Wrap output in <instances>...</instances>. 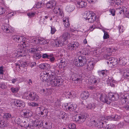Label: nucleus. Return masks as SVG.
Listing matches in <instances>:
<instances>
[{
  "label": "nucleus",
  "mask_w": 129,
  "mask_h": 129,
  "mask_svg": "<svg viewBox=\"0 0 129 129\" xmlns=\"http://www.w3.org/2000/svg\"><path fill=\"white\" fill-rule=\"evenodd\" d=\"M100 100L108 104H110L112 101L116 100L119 98L118 94L112 92H110L109 93L108 96L105 94H100Z\"/></svg>",
  "instance_id": "nucleus-1"
},
{
  "label": "nucleus",
  "mask_w": 129,
  "mask_h": 129,
  "mask_svg": "<svg viewBox=\"0 0 129 129\" xmlns=\"http://www.w3.org/2000/svg\"><path fill=\"white\" fill-rule=\"evenodd\" d=\"M69 36V35L68 33H64L61 36L59 39L55 42L54 43V45L56 47H59L63 46L64 42L68 39Z\"/></svg>",
  "instance_id": "nucleus-2"
},
{
  "label": "nucleus",
  "mask_w": 129,
  "mask_h": 129,
  "mask_svg": "<svg viewBox=\"0 0 129 129\" xmlns=\"http://www.w3.org/2000/svg\"><path fill=\"white\" fill-rule=\"evenodd\" d=\"M52 73L51 71H49L46 72L43 71L40 74V79L43 82H50L52 77Z\"/></svg>",
  "instance_id": "nucleus-3"
},
{
  "label": "nucleus",
  "mask_w": 129,
  "mask_h": 129,
  "mask_svg": "<svg viewBox=\"0 0 129 129\" xmlns=\"http://www.w3.org/2000/svg\"><path fill=\"white\" fill-rule=\"evenodd\" d=\"M52 77L51 78L50 83L53 86H61L63 84L62 79H59L55 73H52Z\"/></svg>",
  "instance_id": "nucleus-4"
},
{
  "label": "nucleus",
  "mask_w": 129,
  "mask_h": 129,
  "mask_svg": "<svg viewBox=\"0 0 129 129\" xmlns=\"http://www.w3.org/2000/svg\"><path fill=\"white\" fill-rule=\"evenodd\" d=\"M11 104L12 107L15 108H17L18 107L22 108L25 106V103L20 100H12Z\"/></svg>",
  "instance_id": "nucleus-5"
},
{
  "label": "nucleus",
  "mask_w": 129,
  "mask_h": 129,
  "mask_svg": "<svg viewBox=\"0 0 129 129\" xmlns=\"http://www.w3.org/2000/svg\"><path fill=\"white\" fill-rule=\"evenodd\" d=\"M84 17L88 22L92 23L96 19V16L94 13H90L89 12H86L84 15Z\"/></svg>",
  "instance_id": "nucleus-6"
},
{
  "label": "nucleus",
  "mask_w": 129,
  "mask_h": 129,
  "mask_svg": "<svg viewBox=\"0 0 129 129\" xmlns=\"http://www.w3.org/2000/svg\"><path fill=\"white\" fill-rule=\"evenodd\" d=\"M25 93L24 96H25V98L26 99L32 101H36L39 99V96L35 92H30L28 95L29 96L26 95L27 93Z\"/></svg>",
  "instance_id": "nucleus-7"
},
{
  "label": "nucleus",
  "mask_w": 129,
  "mask_h": 129,
  "mask_svg": "<svg viewBox=\"0 0 129 129\" xmlns=\"http://www.w3.org/2000/svg\"><path fill=\"white\" fill-rule=\"evenodd\" d=\"M106 59L107 60V63L108 64H110L111 66H116L118 63V61L116 58L114 57H110L108 55H106Z\"/></svg>",
  "instance_id": "nucleus-8"
},
{
  "label": "nucleus",
  "mask_w": 129,
  "mask_h": 129,
  "mask_svg": "<svg viewBox=\"0 0 129 129\" xmlns=\"http://www.w3.org/2000/svg\"><path fill=\"white\" fill-rule=\"evenodd\" d=\"M86 118V116L84 115H79L74 116L73 118V121L81 123L84 122Z\"/></svg>",
  "instance_id": "nucleus-9"
},
{
  "label": "nucleus",
  "mask_w": 129,
  "mask_h": 129,
  "mask_svg": "<svg viewBox=\"0 0 129 129\" xmlns=\"http://www.w3.org/2000/svg\"><path fill=\"white\" fill-rule=\"evenodd\" d=\"M29 119H27L22 121L21 124H20L21 127H24L26 129H33V125L30 124Z\"/></svg>",
  "instance_id": "nucleus-10"
},
{
  "label": "nucleus",
  "mask_w": 129,
  "mask_h": 129,
  "mask_svg": "<svg viewBox=\"0 0 129 129\" xmlns=\"http://www.w3.org/2000/svg\"><path fill=\"white\" fill-rule=\"evenodd\" d=\"M41 110L40 112H38L37 111L36 113L37 114L39 115L42 117H46L48 115V110L47 109H44L43 110H41L40 107H38L37 108V110Z\"/></svg>",
  "instance_id": "nucleus-11"
},
{
  "label": "nucleus",
  "mask_w": 129,
  "mask_h": 129,
  "mask_svg": "<svg viewBox=\"0 0 129 129\" xmlns=\"http://www.w3.org/2000/svg\"><path fill=\"white\" fill-rule=\"evenodd\" d=\"M121 102L122 104L128 103L129 101V95L128 93L122 95L121 97Z\"/></svg>",
  "instance_id": "nucleus-12"
},
{
  "label": "nucleus",
  "mask_w": 129,
  "mask_h": 129,
  "mask_svg": "<svg viewBox=\"0 0 129 129\" xmlns=\"http://www.w3.org/2000/svg\"><path fill=\"white\" fill-rule=\"evenodd\" d=\"M2 28L4 31L8 33H11L13 32V28L11 26L6 24H4L2 26Z\"/></svg>",
  "instance_id": "nucleus-13"
},
{
  "label": "nucleus",
  "mask_w": 129,
  "mask_h": 129,
  "mask_svg": "<svg viewBox=\"0 0 129 129\" xmlns=\"http://www.w3.org/2000/svg\"><path fill=\"white\" fill-rule=\"evenodd\" d=\"M12 39L16 42L20 43L25 41V38L24 37L14 35L12 36Z\"/></svg>",
  "instance_id": "nucleus-14"
},
{
  "label": "nucleus",
  "mask_w": 129,
  "mask_h": 129,
  "mask_svg": "<svg viewBox=\"0 0 129 129\" xmlns=\"http://www.w3.org/2000/svg\"><path fill=\"white\" fill-rule=\"evenodd\" d=\"M66 108V110H69L70 111H73L75 110L77 107V105L76 104H72L69 105L68 104L63 105Z\"/></svg>",
  "instance_id": "nucleus-15"
},
{
  "label": "nucleus",
  "mask_w": 129,
  "mask_h": 129,
  "mask_svg": "<svg viewBox=\"0 0 129 129\" xmlns=\"http://www.w3.org/2000/svg\"><path fill=\"white\" fill-rule=\"evenodd\" d=\"M75 3L76 6L78 8H85L87 5L86 3L84 1H80L79 0H77Z\"/></svg>",
  "instance_id": "nucleus-16"
},
{
  "label": "nucleus",
  "mask_w": 129,
  "mask_h": 129,
  "mask_svg": "<svg viewBox=\"0 0 129 129\" xmlns=\"http://www.w3.org/2000/svg\"><path fill=\"white\" fill-rule=\"evenodd\" d=\"M58 61L59 62L57 63V64L59 68H64L66 66V60L64 58H61L58 60Z\"/></svg>",
  "instance_id": "nucleus-17"
},
{
  "label": "nucleus",
  "mask_w": 129,
  "mask_h": 129,
  "mask_svg": "<svg viewBox=\"0 0 129 129\" xmlns=\"http://www.w3.org/2000/svg\"><path fill=\"white\" fill-rule=\"evenodd\" d=\"M19 63L18 64H16V67L17 68H19L20 70H22L23 71H26V69L25 67L26 65H27V62H21Z\"/></svg>",
  "instance_id": "nucleus-18"
},
{
  "label": "nucleus",
  "mask_w": 129,
  "mask_h": 129,
  "mask_svg": "<svg viewBox=\"0 0 129 129\" xmlns=\"http://www.w3.org/2000/svg\"><path fill=\"white\" fill-rule=\"evenodd\" d=\"M79 46V44L76 42L69 43L68 45V49L71 50H75Z\"/></svg>",
  "instance_id": "nucleus-19"
},
{
  "label": "nucleus",
  "mask_w": 129,
  "mask_h": 129,
  "mask_svg": "<svg viewBox=\"0 0 129 129\" xmlns=\"http://www.w3.org/2000/svg\"><path fill=\"white\" fill-rule=\"evenodd\" d=\"M107 117H103L101 118L100 121L99 122V125H98V127H100V128H105V124H104L103 121L104 122H106V120H108L107 118Z\"/></svg>",
  "instance_id": "nucleus-20"
},
{
  "label": "nucleus",
  "mask_w": 129,
  "mask_h": 129,
  "mask_svg": "<svg viewBox=\"0 0 129 129\" xmlns=\"http://www.w3.org/2000/svg\"><path fill=\"white\" fill-rule=\"evenodd\" d=\"M52 105H53V107H54L55 110L57 109L60 107L61 106V102L59 99H55L53 101Z\"/></svg>",
  "instance_id": "nucleus-21"
},
{
  "label": "nucleus",
  "mask_w": 129,
  "mask_h": 129,
  "mask_svg": "<svg viewBox=\"0 0 129 129\" xmlns=\"http://www.w3.org/2000/svg\"><path fill=\"white\" fill-rule=\"evenodd\" d=\"M20 113L22 117L25 118H28L31 115L30 112L29 110L22 111Z\"/></svg>",
  "instance_id": "nucleus-22"
},
{
  "label": "nucleus",
  "mask_w": 129,
  "mask_h": 129,
  "mask_svg": "<svg viewBox=\"0 0 129 129\" xmlns=\"http://www.w3.org/2000/svg\"><path fill=\"white\" fill-rule=\"evenodd\" d=\"M120 116H118L117 115H112L111 116H110L107 117V119L108 120H118L120 118Z\"/></svg>",
  "instance_id": "nucleus-23"
},
{
  "label": "nucleus",
  "mask_w": 129,
  "mask_h": 129,
  "mask_svg": "<svg viewBox=\"0 0 129 129\" xmlns=\"http://www.w3.org/2000/svg\"><path fill=\"white\" fill-rule=\"evenodd\" d=\"M79 59L80 64V67L84 66L86 63L87 60L86 58L84 56H79Z\"/></svg>",
  "instance_id": "nucleus-24"
},
{
  "label": "nucleus",
  "mask_w": 129,
  "mask_h": 129,
  "mask_svg": "<svg viewBox=\"0 0 129 129\" xmlns=\"http://www.w3.org/2000/svg\"><path fill=\"white\" fill-rule=\"evenodd\" d=\"M53 11L54 13L57 14H58V15L61 16H62L63 15L62 11L59 8L55 7Z\"/></svg>",
  "instance_id": "nucleus-25"
},
{
  "label": "nucleus",
  "mask_w": 129,
  "mask_h": 129,
  "mask_svg": "<svg viewBox=\"0 0 129 129\" xmlns=\"http://www.w3.org/2000/svg\"><path fill=\"white\" fill-rule=\"evenodd\" d=\"M50 89L46 88L41 90L40 91V93L41 94L43 95H48L51 94L50 93Z\"/></svg>",
  "instance_id": "nucleus-26"
},
{
  "label": "nucleus",
  "mask_w": 129,
  "mask_h": 129,
  "mask_svg": "<svg viewBox=\"0 0 129 129\" xmlns=\"http://www.w3.org/2000/svg\"><path fill=\"white\" fill-rule=\"evenodd\" d=\"M89 94L87 91H84L82 92L80 95L81 98L82 100H86L89 96Z\"/></svg>",
  "instance_id": "nucleus-27"
},
{
  "label": "nucleus",
  "mask_w": 129,
  "mask_h": 129,
  "mask_svg": "<svg viewBox=\"0 0 129 129\" xmlns=\"http://www.w3.org/2000/svg\"><path fill=\"white\" fill-rule=\"evenodd\" d=\"M56 4V2L54 1H52L48 2L46 4V6L48 8L52 9L55 6Z\"/></svg>",
  "instance_id": "nucleus-28"
},
{
  "label": "nucleus",
  "mask_w": 129,
  "mask_h": 129,
  "mask_svg": "<svg viewBox=\"0 0 129 129\" xmlns=\"http://www.w3.org/2000/svg\"><path fill=\"white\" fill-rule=\"evenodd\" d=\"M94 64L93 62L90 61L87 64L86 69L87 71H91L93 70Z\"/></svg>",
  "instance_id": "nucleus-29"
},
{
  "label": "nucleus",
  "mask_w": 129,
  "mask_h": 129,
  "mask_svg": "<svg viewBox=\"0 0 129 129\" xmlns=\"http://www.w3.org/2000/svg\"><path fill=\"white\" fill-rule=\"evenodd\" d=\"M69 19L67 17L64 18L63 19V24L66 28H68L70 25V24L69 22Z\"/></svg>",
  "instance_id": "nucleus-30"
},
{
  "label": "nucleus",
  "mask_w": 129,
  "mask_h": 129,
  "mask_svg": "<svg viewBox=\"0 0 129 129\" xmlns=\"http://www.w3.org/2000/svg\"><path fill=\"white\" fill-rule=\"evenodd\" d=\"M127 60L124 57L120 58L119 61V63L120 65H124L127 62Z\"/></svg>",
  "instance_id": "nucleus-31"
},
{
  "label": "nucleus",
  "mask_w": 129,
  "mask_h": 129,
  "mask_svg": "<svg viewBox=\"0 0 129 129\" xmlns=\"http://www.w3.org/2000/svg\"><path fill=\"white\" fill-rule=\"evenodd\" d=\"M90 82L92 84V85H96L99 82V80L97 78H94L91 79H90Z\"/></svg>",
  "instance_id": "nucleus-32"
},
{
  "label": "nucleus",
  "mask_w": 129,
  "mask_h": 129,
  "mask_svg": "<svg viewBox=\"0 0 129 129\" xmlns=\"http://www.w3.org/2000/svg\"><path fill=\"white\" fill-rule=\"evenodd\" d=\"M39 67L41 69H48L50 68V65L48 63H43L40 65Z\"/></svg>",
  "instance_id": "nucleus-33"
},
{
  "label": "nucleus",
  "mask_w": 129,
  "mask_h": 129,
  "mask_svg": "<svg viewBox=\"0 0 129 129\" xmlns=\"http://www.w3.org/2000/svg\"><path fill=\"white\" fill-rule=\"evenodd\" d=\"M75 7L72 5H69L67 6L66 8V10L69 12L72 11L75 9Z\"/></svg>",
  "instance_id": "nucleus-34"
},
{
  "label": "nucleus",
  "mask_w": 129,
  "mask_h": 129,
  "mask_svg": "<svg viewBox=\"0 0 129 129\" xmlns=\"http://www.w3.org/2000/svg\"><path fill=\"white\" fill-rule=\"evenodd\" d=\"M38 50V48L37 47L36 48H30L28 49V53H34L35 52Z\"/></svg>",
  "instance_id": "nucleus-35"
},
{
  "label": "nucleus",
  "mask_w": 129,
  "mask_h": 129,
  "mask_svg": "<svg viewBox=\"0 0 129 129\" xmlns=\"http://www.w3.org/2000/svg\"><path fill=\"white\" fill-rule=\"evenodd\" d=\"M20 89L19 87H12L11 88V91L13 93H17Z\"/></svg>",
  "instance_id": "nucleus-36"
},
{
  "label": "nucleus",
  "mask_w": 129,
  "mask_h": 129,
  "mask_svg": "<svg viewBox=\"0 0 129 129\" xmlns=\"http://www.w3.org/2000/svg\"><path fill=\"white\" fill-rule=\"evenodd\" d=\"M96 107L95 104L94 103H90L88 104L87 107L88 109L93 110Z\"/></svg>",
  "instance_id": "nucleus-37"
},
{
  "label": "nucleus",
  "mask_w": 129,
  "mask_h": 129,
  "mask_svg": "<svg viewBox=\"0 0 129 129\" xmlns=\"http://www.w3.org/2000/svg\"><path fill=\"white\" fill-rule=\"evenodd\" d=\"M98 124V122L96 121L95 120H90L89 121V125L90 126L94 125L95 126H97Z\"/></svg>",
  "instance_id": "nucleus-38"
},
{
  "label": "nucleus",
  "mask_w": 129,
  "mask_h": 129,
  "mask_svg": "<svg viewBox=\"0 0 129 129\" xmlns=\"http://www.w3.org/2000/svg\"><path fill=\"white\" fill-rule=\"evenodd\" d=\"M11 114L9 113L4 114L3 116L4 118L7 120L11 118Z\"/></svg>",
  "instance_id": "nucleus-39"
},
{
  "label": "nucleus",
  "mask_w": 129,
  "mask_h": 129,
  "mask_svg": "<svg viewBox=\"0 0 129 129\" xmlns=\"http://www.w3.org/2000/svg\"><path fill=\"white\" fill-rule=\"evenodd\" d=\"M123 76L124 78H129V70H125L123 73Z\"/></svg>",
  "instance_id": "nucleus-40"
},
{
  "label": "nucleus",
  "mask_w": 129,
  "mask_h": 129,
  "mask_svg": "<svg viewBox=\"0 0 129 129\" xmlns=\"http://www.w3.org/2000/svg\"><path fill=\"white\" fill-rule=\"evenodd\" d=\"M115 125L113 124H108L105 127V129H115Z\"/></svg>",
  "instance_id": "nucleus-41"
},
{
  "label": "nucleus",
  "mask_w": 129,
  "mask_h": 129,
  "mask_svg": "<svg viewBox=\"0 0 129 129\" xmlns=\"http://www.w3.org/2000/svg\"><path fill=\"white\" fill-rule=\"evenodd\" d=\"M33 123H34L32 125H33V127L34 126H37L39 125L40 123V121H39L38 120H35L33 121H32Z\"/></svg>",
  "instance_id": "nucleus-42"
},
{
  "label": "nucleus",
  "mask_w": 129,
  "mask_h": 129,
  "mask_svg": "<svg viewBox=\"0 0 129 129\" xmlns=\"http://www.w3.org/2000/svg\"><path fill=\"white\" fill-rule=\"evenodd\" d=\"M119 70V72L123 74V73L125 71V68L123 67L122 66H120L118 68Z\"/></svg>",
  "instance_id": "nucleus-43"
},
{
  "label": "nucleus",
  "mask_w": 129,
  "mask_h": 129,
  "mask_svg": "<svg viewBox=\"0 0 129 129\" xmlns=\"http://www.w3.org/2000/svg\"><path fill=\"white\" fill-rule=\"evenodd\" d=\"M79 60V57L78 58L76 59L74 61V64L77 67H80V63Z\"/></svg>",
  "instance_id": "nucleus-44"
},
{
  "label": "nucleus",
  "mask_w": 129,
  "mask_h": 129,
  "mask_svg": "<svg viewBox=\"0 0 129 129\" xmlns=\"http://www.w3.org/2000/svg\"><path fill=\"white\" fill-rule=\"evenodd\" d=\"M48 59H49L50 61L52 62H54L55 58L52 54H49V56L48 57Z\"/></svg>",
  "instance_id": "nucleus-45"
},
{
  "label": "nucleus",
  "mask_w": 129,
  "mask_h": 129,
  "mask_svg": "<svg viewBox=\"0 0 129 129\" xmlns=\"http://www.w3.org/2000/svg\"><path fill=\"white\" fill-rule=\"evenodd\" d=\"M28 105L30 106H32L34 107H37L39 105V104L38 103L33 102H29L28 103Z\"/></svg>",
  "instance_id": "nucleus-46"
},
{
  "label": "nucleus",
  "mask_w": 129,
  "mask_h": 129,
  "mask_svg": "<svg viewBox=\"0 0 129 129\" xmlns=\"http://www.w3.org/2000/svg\"><path fill=\"white\" fill-rule=\"evenodd\" d=\"M46 20L44 17H41L40 21V24H46Z\"/></svg>",
  "instance_id": "nucleus-47"
},
{
  "label": "nucleus",
  "mask_w": 129,
  "mask_h": 129,
  "mask_svg": "<svg viewBox=\"0 0 129 129\" xmlns=\"http://www.w3.org/2000/svg\"><path fill=\"white\" fill-rule=\"evenodd\" d=\"M25 47H26V46H25L24 42L23 43V44H20L18 45V47L20 49V50H23L22 49L24 48Z\"/></svg>",
  "instance_id": "nucleus-48"
},
{
  "label": "nucleus",
  "mask_w": 129,
  "mask_h": 129,
  "mask_svg": "<svg viewBox=\"0 0 129 129\" xmlns=\"http://www.w3.org/2000/svg\"><path fill=\"white\" fill-rule=\"evenodd\" d=\"M23 51V50H20L18 51H17V53L18 54V55H19L18 56V57H24V56H25V54H23L22 53V51Z\"/></svg>",
  "instance_id": "nucleus-49"
},
{
  "label": "nucleus",
  "mask_w": 129,
  "mask_h": 129,
  "mask_svg": "<svg viewBox=\"0 0 129 129\" xmlns=\"http://www.w3.org/2000/svg\"><path fill=\"white\" fill-rule=\"evenodd\" d=\"M66 117L65 113L63 111L61 112L60 113V115H59L60 118L63 119Z\"/></svg>",
  "instance_id": "nucleus-50"
},
{
  "label": "nucleus",
  "mask_w": 129,
  "mask_h": 129,
  "mask_svg": "<svg viewBox=\"0 0 129 129\" xmlns=\"http://www.w3.org/2000/svg\"><path fill=\"white\" fill-rule=\"evenodd\" d=\"M68 127L70 129H76V125L74 123H70L69 124Z\"/></svg>",
  "instance_id": "nucleus-51"
},
{
  "label": "nucleus",
  "mask_w": 129,
  "mask_h": 129,
  "mask_svg": "<svg viewBox=\"0 0 129 129\" xmlns=\"http://www.w3.org/2000/svg\"><path fill=\"white\" fill-rule=\"evenodd\" d=\"M120 10L121 11L119 12L120 14H121L122 13H124L125 12H126V11L127 10L124 7H122V8H120Z\"/></svg>",
  "instance_id": "nucleus-52"
},
{
  "label": "nucleus",
  "mask_w": 129,
  "mask_h": 129,
  "mask_svg": "<svg viewBox=\"0 0 129 129\" xmlns=\"http://www.w3.org/2000/svg\"><path fill=\"white\" fill-rule=\"evenodd\" d=\"M14 121L16 123L19 125L20 124V123L21 124L22 123V122L21 121V120L20 118L18 117H16V118Z\"/></svg>",
  "instance_id": "nucleus-53"
},
{
  "label": "nucleus",
  "mask_w": 129,
  "mask_h": 129,
  "mask_svg": "<svg viewBox=\"0 0 129 129\" xmlns=\"http://www.w3.org/2000/svg\"><path fill=\"white\" fill-rule=\"evenodd\" d=\"M41 57V54L39 53H36L34 55V57L36 59H40Z\"/></svg>",
  "instance_id": "nucleus-54"
},
{
  "label": "nucleus",
  "mask_w": 129,
  "mask_h": 129,
  "mask_svg": "<svg viewBox=\"0 0 129 129\" xmlns=\"http://www.w3.org/2000/svg\"><path fill=\"white\" fill-rule=\"evenodd\" d=\"M104 34L103 36V38L104 39H107L109 38V36L108 33L105 31H104Z\"/></svg>",
  "instance_id": "nucleus-55"
},
{
  "label": "nucleus",
  "mask_w": 129,
  "mask_h": 129,
  "mask_svg": "<svg viewBox=\"0 0 129 129\" xmlns=\"http://www.w3.org/2000/svg\"><path fill=\"white\" fill-rule=\"evenodd\" d=\"M104 70H102L98 71V74L101 77H103L104 75L105 74Z\"/></svg>",
  "instance_id": "nucleus-56"
},
{
  "label": "nucleus",
  "mask_w": 129,
  "mask_h": 129,
  "mask_svg": "<svg viewBox=\"0 0 129 129\" xmlns=\"http://www.w3.org/2000/svg\"><path fill=\"white\" fill-rule=\"evenodd\" d=\"M51 33L52 35L54 34L56 31L55 28L53 26H51Z\"/></svg>",
  "instance_id": "nucleus-57"
},
{
  "label": "nucleus",
  "mask_w": 129,
  "mask_h": 129,
  "mask_svg": "<svg viewBox=\"0 0 129 129\" xmlns=\"http://www.w3.org/2000/svg\"><path fill=\"white\" fill-rule=\"evenodd\" d=\"M73 92H66V94H65L66 95V96H68L69 98H72V93H73Z\"/></svg>",
  "instance_id": "nucleus-58"
},
{
  "label": "nucleus",
  "mask_w": 129,
  "mask_h": 129,
  "mask_svg": "<svg viewBox=\"0 0 129 129\" xmlns=\"http://www.w3.org/2000/svg\"><path fill=\"white\" fill-rule=\"evenodd\" d=\"M5 9L4 8L0 7V15H2L5 12Z\"/></svg>",
  "instance_id": "nucleus-59"
},
{
  "label": "nucleus",
  "mask_w": 129,
  "mask_h": 129,
  "mask_svg": "<svg viewBox=\"0 0 129 129\" xmlns=\"http://www.w3.org/2000/svg\"><path fill=\"white\" fill-rule=\"evenodd\" d=\"M6 87V86L5 85V83L4 82H2L0 83V88L4 89Z\"/></svg>",
  "instance_id": "nucleus-60"
},
{
  "label": "nucleus",
  "mask_w": 129,
  "mask_h": 129,
  "mask_svg": "<svg viewBox=\"0 0 129 129\" xmlns=\"http://www.w3.org/2000/svg\"><path fill=\"white\" fill-rule=\"evenodd\" d=\"M27 16L29 17H31L34 16L35 14V12H30L27 13Z\"/></svg>",
  "instance_id": "nucleus-61"
},
{
  "label": "nucleus",
  "mask_w": 129,
  "mask_h": 129,
  "mask_svg": "<svg viewBox=\"0 0 129 129\" xmlns=\"http://www.w3.org/2000/svg\"><path fill=\"white\" fill-rule=\"evenodd\" d=\"M118 29L120 33H122L124 31L123 26L120 25L118 26Z\"/></svg>",
  "instance_id": "nucleus-62"
},
{
  "label": "nucleus",
  "mask_w": 129,
  "mask_h": 129,
  "mask_svg": "<svg viewBox=\"0 0 129 129\" xmlns=\"http://www.w3.org/2000/svg\"><path fill=\"white\" fill-rule=\"evenodd\" d=\"M110 12L112 15V16H114L115 15V11L114 9H111L109 10Z\"/></svg>",
  "instance_id": "nucleus-63"
},
{
  "label": "nucleus",
  "mask_w": 129,
  "mask_h": 129,
  "mask_svg": "<svg viewBox=\"0 0 129 129\" xmlns=\"http://www.w3.org/2000/svg\"><path fill=\"white\" fill-rule=\"evenodd\" d=\"M42 4V3H37L36 5V7L37 8H40L41 7V5Z\"/></svg>",
  "instance_id": "nucleus-64"
}]
</instances>
